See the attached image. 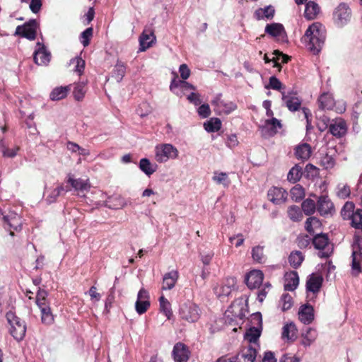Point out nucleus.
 <instances>
[{"label":"nucleus","instance_id":"f257e3e1","mask_svg":"<svg viewBox=\"0 0 362 362\" xmlns=\"http://www.w3.org/2000/svg\"><path fill=\"white\" fill-rule=\"evenodd\" d=\"M308 49L313 54H318L326 38V30L323 24H310L305 33Z\"/></svg>","mask_w":362,"mask_h":362},{"label":"nucleus","instance_id":"f03ea898","mask_svg":"<svg viewBox=\"0 0 362 362\" xmlns=\"http://www.w3.org/2000/svg\"><path fill=\"white\" fill-rule=\"evenodd\" d=\"M6 319L10 326L9 332L11 334L17 341L22 340L26 332L25 322L11 311L6 313Z\"/></svg>","mask_w":362,"mask_h":362},{"label":"nucleus","instance_id":"7ed1b4c3","mask_svg":"<svg viewBox=\"0 0 362 362\" xmlns=\"http://www.w3.org/2000/svg\"><path fill=\"white\" fill-rule=\"evenodd\" d=\"M179 156V151L176 147L170 144H161L155 147V159L160 163L169 160H175Z\"/></svg>","mask_w":362,"mask_h":362},{"label":"nucleus","instance_id":"20e7f679","mask_svg":"<svg viewBox=\"0 0 362 362\" xmlns=\"http://www.w3.org/2000/svg\"><path fill=\"white\" fill-rule=\"evenodd\" d=\"M179 315L188 322H195L199 319L201 313L199 307L195 303L187 301L180 305Z\"/></svg>","mask_w":362,"mask_h":362},{"label":"nucleus","instance_id":"39448f33","mask_svg":"<svg viewBox=\"0 0 362 362\" xmlns=\"http://www.w3.org/2000/svg\"><path fill=\"white\" fill-rule=\"evenodd\" d=\"M211 104L216 114L218 115H228L237 108L236 104L233 102L223 100L221 94L216 95L211 101Z\"/></svg>","mask_w":362,"mask_h":362},{"label":"nucleus","instance_id":"423d86ee","mask_svg":"<svg viewBox=\"0 0 362 362\" xmlns=\"http://www.w3.org/2000/svg\"><path fill=\"white\" fill-rule=\"evenodd\" d=\"M313 243L315 247L320 250L319 257L327 258L330 256L333 251L332 245L330 244L328 237L325 234H317L313 238Z\"/></svg>","mask_w":362,"mask_h":362},{"label":"nucleus","instance_id":"0eeeda50","mask_svg":"<svg viewBox=\"0 0 362 362\" xmlns=\"http://www.w3.org/2000/svg\"><path fill=\"white\" fill-rule=\"evenodd\" d=\"M252 321H255L257 327H250L245 334V339L250 344H257L262 332V315L257 313L252 315Z\"/></svg>","mask_w":362,"mask_h":362},{"label":"nucleus","instance_id":"6e6552de","mask_svg":"<svg viewBox=\"0 0 362 362\" xmlns=\"http://www.w3.org/2000/svg\"><path fill=\"white\" fill-rule=\"evenodd\" d=\"M352 262L351 269L354 275H358L361 272L362 267V245L356 240L352 245Z\"/></svg>","mask_w":362,"mask_h":362},{"label":"nucleus","instance_id":"1a4fd4ad","mask_svg":"<svg viewBox=\"0 0 362 362\" xmlns=\"http://www.w3.org/2000/svg\"><path fill=\"white\" fill-rule=\"evenodd\" d=\"M150 307L148 292L144 288H141L137 295L135 303V309L138 314L145 313Z\"/></svg>","mask_w":362,"mask_h":362},{"label":"nucleus","instance_id":"9d476101","mask_svg":"<svg viewBox=\"0 0 362 362\" xmlns=\"http://www.w3.org/2000/svg\"><path fill=\"white\" fill-rule=\"evenodd\" d=\"M3 218L8 225L11 235H14L13 230L19 231L21 230L22 220L17 213L9 211L8 214L4 216Z\"/></svg>","mask_w":362,"mask_h":362},{"label":"nucleus","instance_id":"9b49d317","mask_svg":"<svg viewBox=\"0 0 362 362\" xmlns=\"http://www.w3.org/2000/svg\"><path fill=\"white\" fill-rule=\"evenodd\" d=\"M333 16L334 21L344 23L351 20L352 13L347 4L341 3L336 8Z\"/></svg>","mask_w":362,"mask_h":362},{"label":"nucleus","instance_id":"f8f14e48","mask_svg":"<svg viewBox=\"0 0 362 362\" xmlns=\"http://www.w3.org/2000/svg\"><path fill=\"white\" fill-rule=\"evenodd\" d=\"M268 199L275 204H284L288 197V193L281 187H273L268 191Z\"/></svg>","mask_w":362,"mask_h":362},{"label":"nucleus","instance_id":"ddd939ff","mask_svg":"<svg viewBox=\"0 0 362 362\" xmlns=\"http://www.w3.org/2000/svg\"><path fill=\"white\" fill-rule=\"evenodd\" d=\"M155 40L156 37L153 30L150 28H146L139 37V50L141 52L146 51L152 46Z\"/></svg>","mask_w":362,"mask_h":362},{"label":"nucleus","instance_id":"4468645a","mask_svg":"<svg viewBox=\"0 0 362 362\" xmlns=\"http://www.w3.org/2000/svg\"><path fill=\"white\" fill-rule=\"evenodd\" d=\"M299 320L305 325L310 324L315 318L314 309L309 304L300 306L298 312Z\"/></svg>","mask_w":362,"mask_h":362},{"label":"nucleus","instance_id":"2eb2a0df","mask_svg":"<svg viewBox=\"0 0 362 362\" xmlns=\"http://www.w3.org/2000/svg\"><path fill=\"white\" fill-rule=\"evenodd\" d=\"M317 209L322 216L332 214L334 211V204L327 195L320 196L317 200Z\"/></svg>","mask_w":362,"mask_h":362},{"label":"nucleus","instance_id":"dca6fc26","mask_svg":"<svg viewBox=\"0 0 362 362\" xmlns=\"http://www.w3.org/2000/svg\"><path fill=\"white\" fill-rule=\"evenodd\" d=\"M37 24H22L16 30V34L28 40H34L36 37Z\"/></svg>","mask_w":362,"mask_h":362},{"label":"nucleus","instance_id":"f3484780","mask_svg":"<svg viewBox=\"0 0 362 362\" xmlns=\"http://www.w3.org/2000/svg\"><path fill=\"white\" fill-rule=\"evenodd\" d=\"M37 49L34 52V61L38 65H46L50 61L51 54L43 45L37 43Z\"/></svg>","mask_w":362,"mask_h":362},{"label":"nucleus","instance_id":"a211bd4d","mask_svg":"<svg viewBox=\"0 0 362 362\" xmlns=\"http://www.w3.org/2000/svg\"><path fill=\"white\" fill-rule=\"evenodd\" d=\"M323 278L320 274H312L308 278L306 282V289L313 294L317 293L322 286Z\"/></svg>","mask_w":362,"mask_h":362},{"label":"nucleus","instance_id":"6ab92c4d","mask_svg":"<svg viewBox=\"0 0 362 362\" xmlns=\"http://www.w3.org/2000/svg\"><path fill=\"white\" fill-rule=\"evenodd\" d=\"M264 274L260 270H252L248 273L245 281L250 288H255L262 284Z\"/></svg>","mask_w":362,"mask_h":362},{"label":"nucleus","instance_id":"aec40b11","mask_svg":"<svg viewBox=\"0 0 362 362\" xmlns=\"http://www.w3.org/2000/svg\"><path fill=\"white\" fill-rule=\"evenodd\" d=\"M189 350L184 344L177 343L173 350V358L177 362H186L189 358Z\"/></svg>","mask_w":362,"mask_h":362},{"label":"nucleus","instance_id":"412c9836","mask_svg":"<svg viewBox=\"0 0 362 362\" xmlns=\"http://www.w3.org/2000/svg\"><path fill=\"white\" fill-rule=\"evenodd\" d=\"M179 279V273L177 270H172L164 274L162 282L163 290H171L175 286Z\"/></svg>","mask_w":362,"mask_h":362},{"label":"nucleus","instance_id":"4be33fe9","mask_svg":"<svg viewBox=\"0 0 362 362\" xmlns=\"http://www.w3.org/2000/svg\"><path fill=\"white\" fill-rule=\"evenodd\" d=\"M297 327L293 322L284 325L282 328L281 338L284 341H293L297 338Z\"/></svg>","mask_w":362,"mask_h":362},{"label":"nucleus","instance_id":"5701e85b","mask_svg":"<svg viewBox=\"0 0 362 362\" xmlns=\"http://www.w3.org/2000/svg\"><path fill=\"white\" fill-rule=\"evenodd\" d=\"M67 182L76 191L85 192L88 191L90 187V183L88 179L83 180L81 178L75 179L71 175L67 177Z\"/></svg>","mask_w":362,"mask_h":362},{"label":"nucleus","instance_id":"b1692460","mask_svg":"<svg viewBox=\"0 0 362 362\" xmlns=\"http://www.w3.org/2000/svg\"><path fill=\"white\" fill-rule=\"evenodd\" d=\"M347 130L346 124L342 119H337L329 125V132L334 136L341 137Z\"/></svg>","mask_w":362,"mask_h":362},{"label":"nucleus","instance_id":"393cba45","mask_svg":"<svg viewBox=\"0 0 362 362\" xmlns=\"http://www.w3.org/2000/svg\"><path fill=\"white\" fill-rule=\"evenodd\" d=\"M281 94L282 100L289 110L296 111L299 109L301 102L298 97L292 94L286 95L284 92H281Z\"/></svg>","mask_w":362,"mask_h":362},{"label":"nucleus","instance_id":"a878e982","mask_svg":"<svg viewBox=\"0 0 362 362\" xmlns=\"http://www.w3.org/2000/svg\"><path fill=\"white\" fill-rule=\"evenodd\" d=\"M265 31L267 34L279 40H284L286 37V32L282 24H267Z\"/></svg>","mask_w":362,"mask_h":362},{"label":"nucleus","instance_id":"bb28decb","mask_svg":"<svg viewBox=\"0 0 362 362\" xmlns=\"http://www.w3.org/2000/svg\"><path fill=\"white\" fill-rule=\"evenodd\" d=\"M299 284V278L296 272H291L285 274L284 289L286 291H294Z\"/></svg>","mask_w":362,"mask_h":362},{"label":"nucleus","instance_id":"cd10ccee","mask_svg":"<svg viewBox=\"0 0 362 362\" xmlns=\"http://www.w3.org/2000/svg\"><path fill=\"white\" fill-rule=\"evenodd\" d=\"M68 191H69V189H65L63 185H59L56 188L48 189L46 192L45 200L49 204L54 203L62 193Z\"/></svg>","mask_w":362,"mask_h":362},{"label":"nucleus","instance_id":"c85d7f7f","mask_svg":"<svg viewBox=\"0 0 362 362\" xmlns=\"http://www.w3.org/2000/svg\"><path fill=\"white\" fill-rule=\"evenodd\" d=\"M236 285V279L234 277H228L226 279L224 284L220 288L218 293L219 296H228L230 294Z\"/></svg>","mask_w":362,"mask_h":362},{"label":"nucleus","instance_id":"c756f323","mask_svg":"<svg viewBox=\"0 0 362 362\" xmlns=\"http://www.w3.org/2000/svg\"><path fill=\"white\" fill-rule=\"evenodd\" d=\"M317 332L315 329L309 327L306 331L302 334L301 344L303 346L307 347L310 346L317 339Z\"/></svg>","mask_w":362,"mask_h":362},{"label":"nucleus","instance_id":"7c9ffc66","mask_svg":"<svg viewBox=\"0 0 362 362\" xmlns=\"http://www.w3.org/2000/svg\"><path fill=\"white\" fill-rule=\"evenodd\" d=\"M139 169L147 176H151L157 170V165L152 163L148 158H141L139 165Z\"/></svg>","mask_w":362,"mask_h":362},{"label":"nucleus","instance_id":"2f4dec72","mask_svg":"<svg viewBox=\"0 0 362 362\" xmlns=\"http://www.w3.org/2000/svg\"><path fill=\"white\" fill-rule=\"evenodd\" d=\"M275 10L273 6H268L264 8H259L255 11L257 20L269 21L271 20L274 15Z\"/></svg>","mask_w":362,"mask_h":362},{"label":"nucleus","instance_id":"473e14b6","mask_svg":"<svg viewBox=\"0 0 362 362\" xmlns=\"http://www.w3.org/2000/svg\"><path fill=\"white\" fill-rule=\"evenodd\" d=\"M318 101L320 107L322 110H331L334 105V100L332 94L327 93L322 94Z\"/></svg>","mask_w":362,"mask_h":362},{"label":"nucleus","instance_id":"72a5a7b5","mask_svg":"<svg viewBox=\"0 0 362 362\" xmlns=\"http://www.w3.org/2000/svg\"><path fill=\"white\" fill-rule=\"evenodd\" d=\"M311 155V148L308 144H303L296 147V156L298 159L302 160H308Z\"/></svg>","mask_w":362,"mask_h":362},{"label":"nucleus","instance_id":"f704fd0d","mask_svg":"<svg viewBox=\"0 0 362 362\" xmlns=\"http://www.w3.org/2000/svg\"><path fill=\"white\" fill-rule=\"evenodd\" d=\"M319 11V6L313 1H309L305 6V16L308 21L313 20Z\"/></svg>","mask_w":362,"mask_h":362},{"label":"nucleus","instance_id":"c9c22d12","mask_svg":"<svg viewBox=\"0 0 362 362\" xmlns=\"http://www.w3.org/2000/svg\"><path fill=\"white\" fill-rule=\"evenodd\" d=\"M69 86H60L57 87L52 90L51 92L49 97L52 100H59L64 98L68 94V92L69 91Z\"/></svg>","mask_w":362,"mask_h":362},{"label":"nucleus","instance_id":"e433bc0d","mask_svg":"<svg viewBox=\"0 0 362 362\" xmlns=\"http://www.w3.org/2000/svg\"><path fill=\"white\" fill-rule=\"evenodd\" d=\"M212 180L216 184L222 185L226 188L228 187L230 185L228 175L226 173L216 171L214 173Z\"/></svg>","mask_w":362,"mask_h":362},{"label":"nucleus","instance_id":"4c0bfd02","mask_svg":"<svg viewBox=\"0 0 362 362\" xmlns=\"http://www.w3.org/2000/svg\"><path fill=\"white\" fill-rule=\"evenodd\" d=\"M18 151L19 147L18 146L10 148L6 145L4 140L0 141V152L4 157L13 158L16 156Z\"/></svg>","mask_w":362,"mask_h":362},{"label":"nucleus","instance_id":"58836bf2","mask_svg":"<svg viewBox=\"0 0 362 362\" xmlns=\"http://www.w3.org/2000/svg\"><path fill=\"white\" fill-rule=\"evenodd\" d=\"M204 129L207 132H216L221 128V121L216 117L211 118L204 123Z\"/></svg>","mask_w":362,"mask_h":362},{"label":"nucleus","instance_id":"ea45409f","mask_svg":"<svg viewBox=\"0 0 362 362\" xmlns=\"http://www.w3.org/2000/svg\"><path fill=\"white\" fill-rule=\"evenodd\" d=\"M273 54L276 55V57H274L272 59H269L268 56L265 54L264 57V62L265 63L272 62L274 63V66L278 67L279 70H280V64H279V57H281L282 58V62L284 63H287L288 57V56L283 54L278 50H275Z\"/></svg>","mask_w":362,"mask_h":362},{"label":"nucleus","instance_id":"a19ab883","mask_svg":"<svg viewBox=\"0 0 362 362\" xmlns=\"http://www.w3.org/2000/svg\"><path fill=\"white\" fill-rule=\"evenodd\" d=\"M321 226L320 221L314 216L308 218L305 221V229L310 233H314L315 230L320 229Z\"/></svg>","mask_w":362,"mask_h":362},{"label":"nucleus","instance_id":"79ce46f5","mask_svg":"<svg viewBox=\"0 0 362 362\" xmlns=\"http://www.w3.org/2000/svg\"><path fill=\"white\" fill-rule=\"evenodd\" d=\"M159 303L160 311L163 313V314L167 317L168 320L170 319L173 315V312L171 309V305L168 300L162 296L159 298Z\"/></svg>","mask_w":362,"mask_h":362},{"label":"nucleus","instance_id":"37998d69","mask_svg":"<svg viewBox=\"0 0 362 362\" xmlns=\"http://www.w3.org/2000/svg\"><path fill=\"white\" fill-rule=\"evenodd\" d=\"M281 127V124L276 118H272L271 119H267L264 125V128L269 131V134L273 135L276 133L277 129Z\"/></svg>","mask_w":362,"mask_h":362},{"label":"nucleus","instance_id":"c03bdc74","mask_svg":"<svg viewBox=\"0 0 362 362\" xmlns=\"http://www.w3.org/2000/svg\"><path fill=\"white\" fill-rule=\"evenodd\" d=\"M47 292L45 290L40 289L37 291L36 295V304L37 305L40 310L49 305L47 298Z\"/></svg>","mask_w":362,"mask_h":362},{"label":"nucleus","instance_id":"a18cd8bd","mask_svg":"<svg viewBox=\"0 0 362 362\" xmlns=\"http://www.w3.org/2000/svg\"><path fill=\"white\" fill-rule=\"evenodd\" d=\"M302 176L301 167L296 165L288 172L287 178L289 182L295 183L298 182Z\"/></svg>","mask_w":362,"mask_h":362},{"label":"nucleus","instance_id":"49530a36","mask_svg":"<svg viewBox=\"0 0 362 362\" xmlns=\"http://www.w3.org/2000/svg\"><path fill=\"white\" fill-rule=\"evenodd\" d=\"M41 320L45 325H52L54 322V315L49 305L40 309Z\"/></svg>","mask_w":362,"mask_h":362},{"label":"nucleus","instance_id":"de8ad7c7","mask_svg":"<svg viewBox=\"0 0 362 362\" xmlns=\"http://www.w3.org/2000/svg\"><path fill=\"white\" fill-rule=\"evenodd\" d=\"M351 226L355 229L362 230V209H358L351 217Z\"/></svg>","mask_w":362,"mask_h":362},{"label":"nucleus","instance_id":"09e8293b","mask_svg":"<svg viewBox=\"0 0 362 362\" xmlns=\"http://www.w3.org/2000/svg\"><path fill=\"white\" fill-rule=\"evenodd\" d=\"M354 208L355 205L352 202H346L344 205L341 211V215L344 220H349L351 218V216L354 214Z\"/></svg>","mask_w":362,"mask_h":362},{"label":"nucleus","instance_id":"8fccbe9b","mask_svg":"<svg viewBox=\"0 0 362 362\" xmlns=\"http://www.w3.org/2000/svg\"><path fill=\"white\" fill-rule=\"evenodd\" d=\"M287 212L289 218L293 221H300L303 218L300 209L297 206H291Z\"/></svg>","mask_w":362,"mask_h":362},{"label":"nucleus","instance_id":"3c124183","mask_svg":"<svg viewBox=\"0 0 362 362\" xmlns=\"http://www.w3.org/2000/svg\"><path fill=\"white\" fill-rule=\"evenodd\" d=\"M293 298L291 295L288 293H284L281 296L279 301V306L281 307L282 311H286L289 310L293 306Z\"/></svg>","mask_w":362,"mask_h":362},{"label":"nucleus","instance_id":"603ef678","mask_svg":"<svg viewBox=\"0 0 362 362\" xmlns=\"http://www.w3.org/2000/svg\"><path fill=\"white\" fill-rule=\"evenodd\" d=\"M125 71L126 68L124 64L122 62H117L114 68L112 77L115 78L117 82H120L125 74Z\"/></svg>","mask_w":362,"mask_h":362},{"label":"nucleus","instance_id":"864d4df0","mask_svg":"<svg viewBox=\"0 0 362 362\" xmlns=\"http://www.w3.org/2000/svg\"><path fill=\"white\" fill-rule=\"evenodd\" d=\"M303 260V256L299 251L291 252L288 257L290 264L294 268L298 267L301 264Z\"/></svg>","mask_w":362,"mask_h":362},{"label":"nucleus","instance_id":"5fc2aeb1","mask_svg":"<svg viewBox=\"0 0 362 362\" xmlns=\"http://www.w3.org/2000/svg\"><path fill=\"white\" fill-rule=\"evenodd\" d=\"M257 356L256 347L250 345L243 353V357L245 362H254Z\"/></svg>","mask_w":362,"mask_h":362},{"label":"nucleus","instance_id":"6e6d98bb","mask_svg":"<svg viewBox=\"0 0 362 362\" xmlns=\"http://www.w3.org/2000/svg\"><path fill=\"white\" fill-rule=\"evenodd\" d=\"M316 209V204L315 202L310 199H307L304 200L302 203V210L306 215H311L313 214Z\"/></svg>","mask_w":362,"mask_h":362},{"label":"nucleus","instance_id":"4d7b16f0","mask_svg":"<svg viewBox=\"0 0 362 362\" xmlns=\"http://www.w3.org/2000/svg\"><path fill=\"white\" fill-rule=\"evenodd\" d=\"M86 93V87L84 83H80L75 86L74 88V96L76 100H81Z\"/></svg>","mask_w":362,"mask_h":362},{"label":"nucleus","instance_id":"13d9d810","mask_svg":"<svg viewBox=\"0 0 362 362\" xmlns=\"http://www.w3.org/2000/svg\"><path fill=\"white\" fill-rule=\"evenodd\" d=\"M252 257L254 261L258 263H262L265 260V257L263 253V247L257 246L252 250Z\"/></svg>","mask_w":362,"mask_h":362},{"label":"nucleus","instance_id":"bf43d9fd","mask_svg":"<svg viewBox=\"0 0 362 362\" xmlns=\"http://www.w3.org/2000/svg\"><path fill=\"white\" fill-rule=\"evenodd\" d=\"M291 196L296 202L301 200L305 196L303 188L300 185H296L291 189Z\"/></svg>","mask_w":362,"mask_h":362},{"label":"nucleus","instance_id":"052dcab7","mask_svg":"<svg viewBox=\"0 0 362 362\" xmlns=\"http://www.w3.org/2000/svg\"><path fill=\"white\" fill-rule=\"evenodd\" d=\"M351 190L347 185L339 184L337 186V195L339 198L344 199L350 196Z\"/></svg>","mask_w":362,"mask_h":362},{"label":"nucleus","instance_id":"680f3d73","mask_svg":"<svg viewBox=\"0 0 362 362\" xmlns=\"http://www.w3.org/2000/svg\"><path fill=\"white\" fill-rule=\"evenodd\" d=\"M93 30L92 28H88L85 30L81 34V42L84 47H86L89 45L90 40L93 36Z\"/></svg>","mask_w":362,"mask_h":362},{"label":"nucleus","instance_id":"e2e57ef3","mask_svg":"<svg viewBox=\"0 0 362 362\" xmlns=\"http://www.w3.org/2000/svg\"><path fill=\"white\" fill-rule=\"evenodd\" d=\"M282 88L283 84L276 76H271L269 78V84L265 86V88L267 89L272 88L276 90H281Z\"/></svg>","mask_w":362,"mask_h":362},{"label":"nucleus","instance_id":"0e129e2a","mask_svg":"<svg viewBox=\"0 0 362 362\" xmlns=\"http://www.w3.org/2000/svg\"><path fill=\"white\" fill-rule=\"evenodd\" d=\"M334 160L328 154L325 155L321 158L320 165L326 169L332 168L334 165Z\"/></svg>","mask_w":362,"mask_h":362},{"label":"nucleus","instance_id":"69168bd1","mask_svg":"<svg viewBox=\"0 0 362 362\" xmlns=\"http://www.w3.org/2000/svg\"><path fill=\"white\" fill-rule=\"evenodd\" d=\"M151 107L149 105L146 103H141L136 110L137 114L141 117L148 115L151 112Z\"/></svg>","mask_w":362,"mask_h":362},{"label":"nucleus","instance_id":"338daca9","mask_svg":"<svg viewBox=\"0 0 362 362\" xmlns=\"http://www.w3.org/2000/svg\"><path fill=\"white\" fill-rule=\"evenodd\" d=\"M272 285L269 283H266L263 288L258 291L257 298L259 302H262L269 291Z\"/></svg>","mask_w":362,"mask_h":362},{"label":"nucleus","instance_id":"774afa93","mask_svg":"<svg viewBox=\"0 0 362 362\" xmlns=\"http://www.w3.org/2000/svg\"><path fill=\"white\" fill-rule=\"evenodd\" d=\"M198 114L202 118L208 117L211 114L209 105L208 104H203L198 108Z\"/></svg>","mask_w":362,"mask_h":362}]
</instances>
